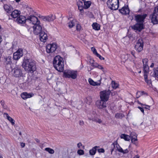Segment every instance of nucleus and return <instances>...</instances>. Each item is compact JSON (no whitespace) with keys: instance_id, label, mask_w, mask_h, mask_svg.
I'll return each instance as SVG.
<instances>
[{"instance_id":"c756f323","label":"nucleus","mask_w":158,"mask_h":158,"mask_svg":"<svg viewBox=\"0 0 158 158\" xmlns=\"http://www.w3.org/2000/svg\"><path fill=\"white\" fill-rule=\"evenodd\" d=\"M98 147V146H96L93 147L89 151L90 154L92 155H94L96 152V148Z\"/></svg>"},{"instance_id":"49530a36","label":"nucleus","mask_w":158,"mask_h":158,"mask_svg":"<svg viewBox=\"0 0 158 158\" xmlns=\"http://www.w3.org/2000/svg\"><path fill=\"white\" fill-rule=\"evenodd\" d=\"M97 68H98V69L102 70L104 72H105L106 71L103 67L101 65H98L97 66Z\"/></svg>"},{"instance_id":"a19ab883","label":"nucleus","mask_w":158,"mask_h":158,"mask_svg":"<svg viewBox=\"0 0 158 158\" xmlns=\"http://www.w3.org/2000/svg\"><path fill=\"white\" fill-rule=\"evenodd\" d=\"M138 103L141 104L143 108H145L146 109H148V110L150 109V106L148 105H146L144 104H143L141 103L138 102Z\"/></svg>"},{"instance_id":"7ed1b4c3","label":"nucleus","mask_w":158,"mask_h":158,"mask_svg":"<svg viewBox=\"0 0 158 158\" xmlns=\"http://www.w3.org/2000/svg\"><path fill=\"white\" fill-rule=\"evenodd\" d=\"M107 3L108 7L111 10H115L118 7V0H109Z\"/></svg>"},{"instance_id":"bb28decb","label":"nucleus","mask_w":158,"mask_h":158,"mask_svg":"<svg viewBox=\"0 0 158 158\" xmlns=\"http://www.w3.org/2000/svg\"><path fill=\"white\" fill-rule=\"evenodd\" d=\"M148 73L144 72V77L145 82L148 85L151 84V81L150 79H148V78L147 73Z\"/></svg>"},{"instance_id":"69168bd1","label":"nucleus","mask_w":158,"mask_h":158,"mask_svg":"<svg viewBox=\"0 0 158 158\" xmlns=\"http://www.w3.org/2000/svg\"><path fill=\"white\" fill-rule=\"evenodd\" d=\"M131 53L132 55L134 56V52L133 51H132L131 52Z\"/></svg>"},{"instance_id":"a878e982","label":"nucleus","mask_w":158,"mask_h":158,"mask_svg":"<svg viewBox=\"0 0 158 158\" xmlns=\"http://www.w3.org/2000/svg\"><path fill=\"white\" fill-rule=\"evenodd\" d=\"M89 84L93 86L98 85H100L101 83H98L94 82L93 80L90 78L89 79Z\"/></svg>"},{"instance_id":"8fccbe9b","label":"nucleus","mask_w":158,"mask_h":158,"mask_svg":"<svg viewBox=\"0 0 158 158\" xmlns=\"http://www.w3.org/2000/svg\"><path fill=\"white\" fill-rule=\"evenodd\" d=\"M96 56L98 57H99L100 58V59L101 60H104V57L102 56L100 54H99L98 53L97 54V55H96Z\"/></svg>"},{"instance_id":"680f3d73","label":"nucleus","mask_w":158,"mask_h":158,"mask_svg":"<svg viewBox=\"0 0 158 158\" xmlns=\"http://www.w3.org/2000/svg\"><path fill=\"white\" fill-rule=\"evenodd\" d=\"M134 158H139V156L138 155L135 156Z\"/></svg>"},{"instance_id":"2f4dec72","label":"nucleus","mask_w":158,"mask_h":158,"mask_svg":"<svg viewBox=\"0 0 158 158\" xmlns=\"http://www.w3.org/2000/svg\"><path fill=\"white\" fill-rule=\"evenodd\" d=\"M11 57L8 56L5 58V62L7 64H10L11 63Z\"/></svg>"},{"instance_id":"dca6fc26","label":"nucleus","mask_w":158,"mask_h":158,"mask_svg":"<svg viewBox=\"0 0 158 158\" xmlns=\"http://www.w3.org/2000/svg\"><path fill=\"white\" fill-rule=\"evenodd\" d=\"M16 21L19 24H23L25 23H27V19L25 16L23 15H19L16 19Z\"/></svg>"},{"instance_id":"338daca9","label":"nucleus","mask_w":158,"mask_h":158,"mask_svg":"<svg viewBox=\"0 0 158 158\" xmlns=\"http://www.w3.org/2000/svg\"><path fill=\"white\" fill-rule=\"evenodd\" d=\"M15 1L16 2H19L20 1V0H15Z\"/></svg>"},{"instance_id":"58836bf2","label":"nucleus","mask_w":158,"mask_h":158,"mask_svg":"<svg viewBox=\"0 0 158 158\" xmlns=\"http://www.w3.org/2000/svg\"><path fill=\"white\" fill-rule=\"evenodd\" d=\"M116 146L117 148V149L118 151L121 153L122 152H123V149L120 147L118 145L116 144Z\"/></svg>"},{"instance_id":"603ef678","label":"nucleus","mask_w":158,"mask_h":158,"mask_svg":"<svg viewBox=\"0 0 158 158\" xmlns=\"http://www.w3.org/2000/svg\"><path fill=\"white\" fill-rule=\"evenodd\" d=\"M138 108L141 110V111L143 114L144 113V110L143 109V107H141L140 106H138Z\"/></svg>"},{"instance_id":"f257e3e1","label":"nucleus","mask_w":158,"mask_h":158,"mask_svg":"<svg viewBox=\"0 0 158 158\" xmlns=\"http://www.w3.org/2000/svg\"><path fill=\"white\" fill-rule=\"evenodd\" d=\"M22 66L26 71L31 73H33L36 69L35 61L30 59H24Z\"/></svg>"},{"instance_id":"de8ad7c7","label":"nucleus","mask_w":158,"mask_h":158,"mask_svg":"<svg viewBox=\"0 0 158 158\" xmlns=\"http://www.w3.org/2000/svg\"><path fill=\"white\" fill-rule=\"evenodd\" d=\"M154 74L155 76L158 78V70H156L154 71Z\"/></svg>"},{"instance_id":"c85d7f7f","label":"nucleus","mask_w":158,"mask_h":158,"mask_svg":"<svg viewBox=\"0 0 158 158\" xmlns=\"http://www.w3.org/2000/svg\"><path fill=\"white\" fill-rule=\"evenodd\" d=\"M92 26L93 28L95 30H98L100 29V26L97 23H94Z\"/></svg>"},{"instance_id":"6ab92c4d","label":"nucleus","mask_w":158,"mask_h":158,"mask_svg":"<svg viewBox=\"0 0 158 158\" xmlns=\"http://www.w3.org/2000/svg\"><path fill=\"white\" fill-rule=\"evenodd\" d=\"M132 28L135 30L140 32L143 28V24L142 23H137L132 26Z\"/></svg>"},{"instance_id":"b1692460","label":"nucleus","mask_w":158,"mask_h":158,"mask_svg":"<svg viewBox=\"0 0 158 158\" xmlns=\"http://www.w3.org/2000/svg\"><path fill=\"white\" fill-rule=\"evenodd\" d=\"M4 117H6L8 120L12 123V125L15 124V121L11 117L9 116L8 114L7 113L4 114Z\"/></svg>"},{"instance_id":"4d7b16f0","label":"nucleus","mask_w":158,"mask_h":158,"mask_svg":"<svg viewBox=\"0 0 158 158\" xmlns=\"http://www.w3.org/2000/svg\"><path fill=\"white\" fill-rule=\"evenodd\" d=\"M98 65V64L96 63H94L92 65V66H94L96 67H97V66Z\"/></svg>"},{"instance_id":"f8f14e48","label":"nucleus","mask_w":158,"mask_h":158,"mask_svg":"<svg viewBox=\"0 0 158 158\" xmlns=\"http://www.w3.org/2000/svg\"><path fill=\"white\" fill-rule=\"evenodd\" d=\"M151 22L153 24L158 23V14L156 11L151 14L149 17Z\"/></svg>"},{"instance_id":"473e14b6","label":"nucleus","mask_w":158,"mask_h":158,"mask_svg":"<svg viewBox=\"0 0 158 158\" xmlns=\"http://www.w3.org/2000/svg\"><path fill=\"white\" fill-rule=\"evenodd\" d=\"M45 150L51 154H53L54 153V151L53 149L49 148H46L45 149Z\"/></svg>"},{"instance_id":"4468645a","label":"nucleus","mask_w":158,"mask_h":158,"mask_svg":"<svg viewBox=\"0 0 158 158\" xmlns=\"http://www.w3.org/2000/svg\"><path fill=\"white\" fill-rule=\"evenodd\" d=\"M106 101L102 100L101 99L97 100L96 103L97 107L100 109H103L106 108Z\"/></svg>"},{"instance_id":"72a5a7b5","label":"nucleus","mask_w":158,"mask_h":158,"mask_svg":"<svg viewBox=\"0 0 158 158\" xmlns=\"http://www.w3.org/2000/svg\"><path fill=\"white\" fill-rule=\"evenodd\" d=\"M115 117L117 118H122L124 117V115L121 113H117L115 114Z\"/></svg>"},{"instance_id":"20e7f679","label":"nucleus","mask_w":158,"mask_h":158,"mask_svg":"<svg viewBox=\"0 0 158 158\" xmlns=\"http://www.w3.org/2000/svg\"><path fill=\"white\" fill-rule=\"evenodd\" d=\"M64 75L66 77L75 79L77 77V72L73 70H67L64 71Z\"/></svg>"},{"instance_id":"0e129e2a","label":"nucleus","mask_w":158,"mask_h":158,"mask_svg":"<svg viewBox=\"0 0 158 158\" xmlns=\"http://www.w3.org/2000/svg\"><path fill=\"white\" fill-rule=\"evenodd\" d=\"M35 140L37 142V143L40 142V140L38 139H35Z\"/></svg>"},{"instance_id":"052dcab7","label":"nucleus","mask_w":158,"mask_h":158,"mask_svg":"<svg viewBox=\"0 0 158 158\" xmlns=\"http://www.w3.org/2000/svg\"><path fill=\"white\" fill-rule=\"evenodd\" d=\"M97 122L99 123H102V121L101 119H98Z\"/></svg>"},{"instance_id":"9d476101","label":"nucleus","mask_w":158,"mask_h":158,"mask_svg":"<svg viewBox=\"0 0 158 158\" xmlns=\"http://www.w3.org/2000/svg\"><path fill=\"white\" fill-rule=\"evenodd\" d=\"M13 75L16 77H22L23 73L22 69L19 68H15L12 70Z\"/></svg>"},{"instance_id":"9b49d317","label":"nucleus","mask_w":158,"mask_h":158,"mask_svg":"<svg viewBox=\"0 0 158 158\" xmlns=\"http://www.w3.org/2000/svg\"><path fill=\"white\" fill-rule=\"evenodd\" d=\"M23 55V50L22 48H19L14 53L13 58L14 60H18Z\"/></svg>"},{"instance_id":"5701e85b","label":"nucleus","mask_w":158,"mask_h":158,"mask_svg":"<svg viewBox=\"0 0 158 158\" xmlns=\"http://www.w3.org/2000/svg\"><path fill=\"white\" fill-rule=\"evenodd\" d=\"M33 95V94H28L26 92L23 93L21 94V97L23 99L31 97Z\"/></svg>"},{"instance_id":"864d4df0","label":"nucleus","mask_w":158,"mask_h":158,"mask_svg":"<svg viewBox=\"0 0 158 158\" xmlns=\"http://www.w3.org/2000/svg\"><path fill=\"white\" fill-rule=\"evenodd\" d=\"M78 6H83V3L81 1L79 2L78 4Z\"/></svg>"},{"instance_id":"412c9836","label":"nucleus","mask_w":158,"mask_h":158,"mask_svg":"<svg viewBox=\"0 0 158 158\" xmlns=\"http://www.w3.org/2000/svg\"><path fill=\"white\" fill-rule=\"evenodd\" d=\"M4 8L5 11L7 13H10L13 10L12 7L10 5L7 4L4 5L3 6Z\"/></svg>"},{"instance_id":"cd10ccee","label":"nucleus","mask_w":158,"mask_h":158,"mask_svg":"<svg viewBox=\"0 0 158 158\" xmlns=\"http://www.w3.org/2000/svg\"><path fill=\"white\" fill-rule=\"evenodd\" d=\"M120 138L121 139H124L125 140L129 141L130 140V137L129 135L125 134H122L120 135Z\"/></svg>"},{"instance_id":"774afa93","label":"nucleus","mask_w":158,"mask_h":158,"mask_svg":"<svg viewBox=\"0 0 158 158\" xmlns=\"http://www.w3.org/2000/svg\"><path fill=\"white\" fill-rule=\"evenodd\" d=\"M2 41L1 36L0 35V43Z\"/></svg>"},{"instance_id":"e2e57ef3","label":"nucleus","mask_w":158,"mask_h":158,"mask_svg":"<svg viewBox=\"0 0 158 158\" xmlns=\"http://www.w3.org/2000/svg\"><path fill=\"white\" fill-rule=\"evenodd\" d=\"M154 66V64L153 63H152L151 65H150V67L152 68Z\"/></svg>"},{"instance_id":"393cba45","label":"nucleus","mask_w":158,"mask_h":158,"mask_svg":"<svg viewBox=\"0 0 158 158\" xmlns=\"http://www.w3.org/2000/svg\"><path fill=\"white\" fill-rule=\"evenodd\" d=\"M130 40L129 37L126 36L122 39V41L125 45H127L129 43Z\"/></svg>"},{"instance_id":"bf43d9fd","label":"nucleus","mask_w":158,"mask_h":158,"mask_svg":"<svg viewBox=\"0 0 158 158\" xmlns=\"http://www.w3.org/2000/svg\"><path fill=\"white\" fill-rule=\"evenodd\" d=\"M156 11L158 14V7L157 8H155L154 9V12Z\"/></svg>"},{"instance_id":"f704fd0d","label":"nucleus","mask_w":158,"mask_h":158,"mask_svg":"<svg viewBox=\"0 0 158 158\" xmlns=\"http://www.w3.org/2000/svg\"><path fill=\"white\" fill-rule=\"evenodd\" d=\"M137 136H135L134 137L131 138V141L133 143L136 144L137 143Z\"/></svg>"},{"instance_id":"ea45409f","label":"nucleus","mask_w":158,"mask_h":158,"mask_svg":"<svg viewBox=\"0 0 158 158\" xmlns=\"http://www.w3.org/2000/svg\"><path fill=\"white\" fill-rule=\"evenodd\" d=\"M1 104L3 108L4 109H6L7 108V106L5 104L3 100H2L1 101Z\"/></svg>"},{"instance_id":"6e6d98bb","label":"nucleus","mask_w":158,"mask_h":158,"mask_svg":"<svg viewBox=\"0 0 158 158\" xmlns=\"http://www.w3.org/2000/svg\"><path fill=\"white\" fill-rule=\"evenodd\" d=\"M128 152V151L127 149H126L124 150H123V152H122V153H123V154H125L127 153Z\"/></svg>"},{"instance_id":"3c124183","label":"nucleus","mask_w":158,"mask_h":158,"mask_svg":"<svg viewBox=\"0 0 158 158\" xmlns=\"http://www.w3.org/2000/svg\"><path fill=\"white\" fill-rule=\"evenodd\" d=\"M79 10H80V11H81V12L83 11V6H78V7Z\"/></svg>"},{"instance_id":"0eeeda50","label":"nucleus","mask_w":158,"mask_h":158,"mask_svg":"<svg viewBox=\"0 0 158 158\" xmlns=\"http://www.w3.org/2000/svg\"><path fill=\"white\" fill-rule=\"evenodd\" d=\"M40 21L38 20V18L33 15L29 16L27 18V23H31L35 25L38 23H40Z\"/></svg>"},{"instance_id":"6e6552de","label":"nucleus","mask_w":158,"mask_h":158,"mask_svg":"<svg viewBox=\"0 0 158 158\" xmlns=\"http://www.w3.org/2000/svg\"><path fill=\"white\" fill-rule=\"evenodd\" d=\"M143 42L141 38H140L137 40L135 46V49L138 52H140L143 49Z\"/></svg>"},{"instance_id":"2eb2a0df","label":"nucleus","mask_w":158,"mask_h":158,"mask_svg":"<svg viewBox=\"0 0 158 158\" xmlns=\"http://www.w3.org/2000/svg\"><path fill=\"white\" fill-rule=\"evenodd\" d=\"M40 17L44 21L48 22L53 21L56 19L55 15H51L46 16H41Z\"/></svg>"},{"instance_id":"13d9d810","label":"nucleus","mask_w":158,"mask_h":158,"mask_svg":"<svg viewBox=\"0 0 158 158\" xmlns=\"http://www.w3.org/2000/svg\"><path fill=\"white\" fill-rule=\"evenodd\" d=\"M21 146L22 148H23L25 147V144L24 143H21Z\"/></svg>"},{"instance_id":"f03ea898","label":"nucleus","mask_w":158,"mask_h":158,"mask_svg":"<svg viewBox=\"0 0 158 158\" xmlns=\"http://www.w3.org/2000/svg\"><path fill=\"white\" fill-rule=\"evenodd\" d=\"M53 64L57 71L60 72L63 71L64 69L63 59L60 56H57L54 58Z\"/></svg>"},{"instance_id":"423d86ee","label":"nucleus","mask_w":158,"mask_h":158,"mask_svg":"<svg viewBox=\"0 0 158 158\" xmlns=\"http://www.w3.org/2000/svg\"><path fill=\"white\" fill-rule=\"evenodd\" d=\"M33 33L35 35L39 34L43 31H44V29H43L42 26L40 24V23L35 24L33 26Z\"/></svg>"},{"instance_id":"c03bdc74","label":"nucleus","mask_w":158,"mask_h":158,"mask_svg":"<svg viewBox=\"0 0 158 158\" xmlns=\"http://www.w3.org/2000/svg\"><path fill=\"white\" fill-rule=\"evenodd\" d=\"M91 50L93 52V53L95 54L96 56L97 55V54H98L96 49L94 47H92L91 48Z\"/></svg>"},{"instance_id":"ddd939ff","label":"nucleus","mask_w":158,"mask_h":158,"mask_svg":"<svg viewBox=\"0 0 158 158\" xmlns=\"http://www.w3.org/2000/svg\"><path fill=\"white\" fill-rule=\"evenodd\" d=\"M146 14L142 15H138L135 16V19L137 23H142L144 21V20L147 16Z\"/></svg>"},{"instance_id":"4be33fe9","label":"nucleus","mask_w":158,"mask_h":158,"mask_svg":"<svg viewBox=\"0 0 158 158\" xmlns=\"http://www.w3.org/2000/svg\"><path fill=\"white\" fill-rule=\"evenodd\" d=\"M119 12L123 15L128 14L129 13V10L127 7H124L119 10Z\"/></svg>"},{"instance_id":"c9c22d12","label":"nucleus","mask_w":158,"mask_h":158,"mask_svg":"<svg viewBox=\"0 0 158 158\" xmlns=\"http://www.w3.org/2000/svg\"><path fill=\"white\" fill-rule=\"evenodd\" d=\"M112 87L113 88L116 89L118 87V85L115 81H113L112 82Z\"/></svg>"},{"instance_id":"09e8293b","label":"nucleus","mask_w":158,"mask_h":158,"mask_svg":"<svg viewBox=\"0 0 158 158\" xmlns=\"http://www.w3.org/2000/svg\"><path fill=\"white\" fill-rule=\"evenodd\" d=\"M98 151L99 153H104L105 152V150L103 148H100L98 150Z\"/></svg>"},{"instance_id":"5fc2aeb1","label":"nucleus","mask_w":158,"mask_h":158,"mask_svg":"<svg viewBox=\"0 0 158 158\" xmlns=\"http://www.w3.org/2000/svg\"><path fill=\"white\" fill-rule=\"evenodd\" d=\"M79 124L81 126L83 125L84 124V122L83 121L80 120L79 121Z\"/></svg>"},{"instance_id":"37998d69","label":"nucleus","mask_w":158,"mask_h":158,"mask_svg":"<svg viewBox=\"0 0 158 158\" xmlns=\"http://www.w3.org/2000/svg\"><path fill=\"white\" fill-rule=\"evenodd\" d=\"M135 136H137V135H136V134L134 132H131L130 133V135L129 136L130 137V139L131 138L134 137Z\"/></svg>"},{"instance_id":"7c9ffc66","label":"nucleus","mask_w":158,"mask_h":158,"mask_svg":"<svg viewBox=\"0 0 158 158\" xmlns=\"http://www.w3.org/2000/svg\"><path fill=\"white\" fill-rule=\"evenodd\" d=\"M91 2L89 1L85 2L84 3V8L85 9H87L91 5Z\"/></svg>"},{"instance_id":"f3484780","label":"nucleus","mask_w":158,"mask_h":158,"mask_svg":"<svg viewBox=\"0 0 158 158\" xmlns=\"http://www.w3.org/2000/svg\"><path fill=\"white\" fill-rule=\"evenodd\" d=\"M148 60L147 58L143 59V68L144 72L148 73L149 70V67L148 64Z\"/></svg>"},{"instance_id":"a18cd8bd","label":"nucleus","mask_w":158,"mask_h":158,"mask_svg":"<svg viewBox=\"0 0 158 158\" xmlns=\"http://www.w3.org/2000/svg\"><path fill=\"white\" fill-rule=\"evenodd\" d=\"M77 147L79 148H81V147H82V148L83 149H84V146L82 145V143L81 142H79V143H77Z\"/></svg>"},{"instance_id":"4c0bfd02","label":"nucleus","mask_w":158,"mask_h":158,"mask_svg":"<svg viewBox=\"0 0 158 158\" xmlns=\"http://www.w3.org/2000/svg\"><path fill=\"white\" fill-rule=\"evenodd\" d=\"M144 93V92H140L138 91L136 93V97L137 98H139L140 95H142L143 94V93Z\"/></svg>"},{"instance_id":"39448f33","label":"nucleus","mask_w":158,"mask_h":158,"mask_svg":"<svg viewBox=\"0 0 158 158\" xmlns=\"http://www.w3.org/2000/svg\"><path fill=\"white\" fill-rule=\"evenodd\" d=\"M110 93V90H105L100 92V98L102 100L107 101Z\"/></svg>"},{"instance_id":"e433bc0d","label":"nucleus","mask_w":158,"mask_h":158,"mask_svg":"<svg viewBox=\"0 0 158 158\" xmlns=\"http://www.w3.org/2000/svg\"><path fill=\"white\" fill-rule=\"evenodd\" d=\"M74 21L73 20L68 23V26L70 28H71L74 25Z\"/></svg>"},{"instance_id":"a211bd4d","label":"nucleus","mask_w":158,"mask_h":158,"mask_svg":"<svg viewBox=\"0 0 158 158\" xmlns=\"http://www.w3.org/2000/svg\"><path fill=\"white\" fill-rule=\"evenodd\" d=\"M39 34H40V41L43 42H45L48 39L47 34L43 31Z\"/></svg>"},{"instance_id":"aec40b11","label":"nucleus","mask_w":158,"mask_h":158,"mask_svg":"<svg viewBox=\"0 0 158 158\" xmlns=\"http://www.w3.org/2000/svg\"><path fill=\"white\" fill-rule=\"evenodd\" d=\"M11 13L10 15L11 17L13 18H18V16L20 15V12L17 10H15L14 11L11 12Z\"/></svg>"},{"instance_id":"1a4fd4ad","label":"nucleus","mask_w":158,"mask_h":158,"mask_svg":"<svg viewBox=\"0 0 158 158\" xmlns=\"http://www.w3.org/2000/svg\"><path fill=\"white\" fill-rule=\"evenodd\" d=\"M57 48L56 44L55 43L48 44L46 46V51L48 53H52L55 52Z\"/></svg>"},{"instance_id":"79ce46f5","label":"nucleus","mask_w":158,"mask_h":158,"mask_svg":"<svg viewBox=\"0 0 158 158\" xmlns=\"http://www.w3.org/2000/svg\"><path fill=\"white\" fill-rule=\"evenodd\" d=\"M77 153L80 155H83L84 154V151L83 150L79 149L78 150Z\"/></svg>"}]
</instances>
